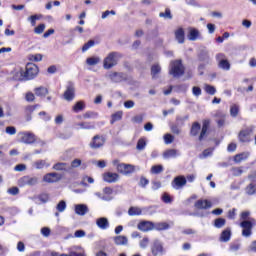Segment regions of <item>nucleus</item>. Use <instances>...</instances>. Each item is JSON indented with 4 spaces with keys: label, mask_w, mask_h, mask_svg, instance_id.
Here are the masks:
<instances>
[{
    "label": "nucleus",
    "mask_w": 256,
    "mask_h": 256,
    "mask_svg": "<svg viewBox=\"0 0 256 256\" xmlns=\"http://www.w3.org/2000/svg\"><path fill=\"white\" fill-rule=\"evenodd\" d=\"M211 132V119H204L202 127L199 122H193L190 128V136L198 137V141H205Z\"/></svg>",
    "instance_id": "obj_1"
},
{
    "label": "nucleus",
    "mask_w": 256,
    "mask_h": 256,
    "mask_svg": "<svg viewBox=\"0 0 256 256\" xmlns=\"http://www.w3.org/2000/svg\"><path fill=\"white\" fill-rule=\"evenodd\" d=\"M122 58L123 54L119 52H110L103 60L104 69H113Z\"/></svg>",
    "instance_id": "obj_2"
},
{
    "label": "nucleus",
    "mask_w": 256,
    "mask_h": 256,
    "mask_svg": "<svg viewBox=\"0 0 256 256\" xmlns=\"http://www.w3.org/2000/svg\"><path fill=\"white\" fill-rule=\"evenodd\" d=\"M112 165L115 167L116 171L121 175H131L132 173H135L134 165L121 163L119 159L113 160Z\"/></svg>",
    "instance_id": "obj_3"
},
{
    "label": "nucleus",
    "mask_w": 256,
    "mask_h": 256,
    "mask_svg": "<svg viewBox=\"0 0 256 256\" xmlns=\"http://www.w3.org/2000/svg\"><path fill=\"white\" fill-rule=\"evenodd\" d=\"M169 74L173 77H183V75H185V66L183 65V60L171 61Z\"/></svg>",
    "instance_id": "obj_4"
},
{
    "label": "nucleus",
    "mask_w": 256,
    "mask_h": 256,
    "mask_svg": "<svg viewBox=\"0 0 256 256\" xmlns=\"http://www.w3.org/2000/svg\"><path fill=\"white\" fill-rule=\"evenodd\" d=\"M18 75H20L19 81H31L33 79V62H28L24 69H20Z\"/></svg>",
    "instance_id": "obj_5"
},
{
    "label": "nucleus",
    "mask_w": 256,
    "mask_h": 256,
    "mask_svg": "<svg viewBox=\"0 0 256 256\" xmlns=\"http://www.w3.org/2000/svg\"><path fill=\"white\" fill-rule=\"evenodd\" d=\"M106 141L107 138H105V136L96 134L94 137H92L89 147L90 149H101L105 146Z\"/></svg>",
    "instance_id": "obj_6"
},
{
    "label": "nucleus",
    "mask_w": 256,
    "mask_h": 256,
    "mask_svg": "<svg viewBox=\"0 0 256 256\" xmlns=\"http://www.w3.org/2000/svg\"><path fill=\"white\" fill-rule=\"evenodd\" d=\"M253 126L245 128L238 133L240 143H251V135H253Z\"/></svg>",
    "instance_id": "obj_7"
},
{
    "label": "nucleus",
    "mask_w": 256,
    "mask_h": 256,
    "mask_svg": "<svg viewBox=\"0 0 256 256\" xmlns=\"http://www.w3.org/2000/svg\"><path fill=\"white\" fill-rule=\"evenodd\" d=\"M151 254L148 256H163L165 255V248L163 244L159 241H154L150 247Z\"/></svg>",
    "instance_id": "obj_8"
},
{
    "label": "nucleus",
    "mask_w": 256,
    "mask_h": 256,
    "mask_svg": "<svg viewBox=\"0 0 256 256\" xmlns=\"http://www.w3.org/2000/svg\"><path fill=\"white\" fill-rule=\"evenodd\" d=\"M225 54L218 53L216 55V61L218 62L219 69H223V71H229L231 69V63H229V60H227Z\"/></svg>",
    "instance_id": "obj_9"
},
{
    "label": "nucleus",
    "mask_w": 256,
    "mask_h": 256,
    "mask_svg": "<svg viewBox=\"0 0 256 256\" xmlns=\"http://www.w3.org/2000/svg\"><path fill=\"white\" fill-rule=\"evenodd\" d=\"M63 98L68 102H71L73 99H75V84H73V82H68L66 90L63 93Z\"/></svg>",
    "instance_id": "obj_10"
},
{
    "label": "nucleus",
    "mask_w": 256,
    "mask_h": 256,
    "mask_svg": "<svg viewBox=\"0 0 256 256\" xmlns=\"http://www.w3.org/2000/svg\"><path fill=\"white\" fill-rule=\"evenodd\" d=\"M240 227L242 228L243 237H251L253 234V222L249 220H244L240 222Z\"/></svg>",
    "instance_id": "obj_11"
},
{
    "label": "nucleus",
    "mask_w": 256,
    "mask_h": 256,
    "mask_svg": "<svg viewBox=\"0 0 256 256\" xmlns=\"http://www.w3.org/2000/svg\"><path fill=\"white\" fill-rule=\"evenodd\" d=\"M194 207L199 211H207V209L213 207V202L207 199H199L194 203Z\"/></svg>",
    "instance_id": "obj_12"
},
{
    "label": "nucleus",
    "mask_w": 256,
    "mask_h": 256,
    "mask_svg": "<svg viewBox=\"0 0 256 256\" xmlns=\"http://www.w3.org/2000/svg\"><path fill=\"white\" fill-rule=\"evenodd\" d=\"M102 179L105 183H117L121 176L117 172H105L102 174Z\"/></svg>",
    "instance_id": "obj_13"
},
{
    "label": "nucleus",
    "mask_w": 256,
    "mask_h": 256,
    "mask_svg": "<svg viewBox=\"0 0 256 256\" xmlns=\"http://www.w3.org/2000/svg\"><path fill=\"white\" fill-rule=\"evenodd\" d=\"M171 185L173 187V189H183L185 187V185H187V178H185V176L180 175V176H176L172 182Z\"/></svg>",
    "instance_id": "obj_14"
},
{
    "label": "nucleus",
    "mask_w": 256,
    "mask_h": 256,
    "mask_svg": "<svg viewBox=\"0 0 256 256\" xmlns=\"http://www.w3.org/2000/svg\"><path fill=\"white\" fill-rule=\"evenodd\" d=\"M137 229H139V231H142L143 233H147L155 229V223L146 220L140 221L137 225Z\"/></svg>",
    "instance_id": "obj_15"
},
{
    "label": "nucleus",
    "mask_w": 256,
    "mask_h": 256,
    "mask_svg": "<svg viewBox=\"0 0 256 256\" xmlns=\"http://www.w3.org/2000/svg\"><path fill=\"white\" fill-rule=\"evenodd\" d=\"M97 197L102 199V201H111L113 199V188L111 187H105L103 188V194L101 193H96Z\"/></svg>",
    "instance_id": "obj_16"
},
{
    "label": "nucleus",
    "mask_w": 256,
    "mask_h": 256,
    "mask_svg": "<svg viewBox=\"0 0 256 256\" xmlns=\"http://www.w3.org/2000/svg\"><path fill=\"white\" fill-rule=\"evenodd\" d=\"M18 187H32L33 186V177L31 176H22L17 181Z\"/></svg>",
    "instance_id": "obj_17"
},
{
    "label": "nucleus",
    "mask_w": 256,
    "mask_h": 256,
    "mask_svg": "<svg viewBox=\"0 0 256 256\" xmlns=\"http://www.w3.org/2000/svg\"><path fill=\"white\" fill-rule=\"evenodd\" d=\"M187 37L189 41H197V39H201V32L197 28L190 27L188 28Z\"/></svg>",
    "instance_id": "obj_18"
},
{
    "label": "nucleus",
    "mask_w": 256,
    "mask_h": 256,
    "mask_svg": "<svg viewBox=\"0 0 256 256\" xmlns=\"http://www.w3.org/2000/svg\"><path fill=\"white\" fill-rule=\"evenodd\" d=\"M109 79L112 83H121V81H125V74L123 72H112L109 74Z\"/></svg>",
    "instance_id": "obj_19"
},
{
    "label": "nucleus",
    "mask_w": 256,
    "mask_h": 256,
    "mask_svg": "<svg viewBox=\"0 0 256 256\" xmlns=\"http://www.w3.org/2000/svg\"><path fill=\"white\" fill-rule=\"evenodd\" d=\"M59 179H61V177H59V174H57L55 172L47 173L43 177V181L45 183H57V181H59Z\"/></svg>",
    "instance_id": "obj_20"
},
{
    "label": "nucleus",
    "mask_w": 256,
    "mask_h": 256,
    "mask_svg": "<svg viewBox=\"0 0 256 256\" xmlns=\"http://www.w3.org/2000/svg\"><path fill=\"white\" fill-rule=\"evenodd\" d=\"M175 39L180 44L185 43V30L183 28H178L174 31Z\"/></svg>",
    "instance_id": "obj_21"
},
{
    "label": "nucleus",
    "mask_w": 256,
    "mask_h": 256,
    "mask_svg": "<svg viewBox=\"0 0 256 256\" xmlns=\"http://www.w3.org/2000/svg\"><path fill=\"white\" fill-rule=\"evenodd\" d=\"M96 225L99 229H109V220L106 217H101L96 220Z\"/></svg>",
    "instance_id": "obj_22"
},
{
    "label": "nucleus",
    "mask_w": 256,
    "mask_h": 256,
    "mask_svg": "<svg viewBox=\"0 0 256 256\" xmlns=\"http://www.w3.org/2000/svg\"><path fill=\"white\" fill-rule=\"evenodd\" d=\"M86 107L87 105L85 104V101L80 100L74 104V106L72 107V111L74 113H81V111H85Z\"/></svg>",
    "instance_id": "obj_23"
},
{
    "label": "nucleus",
    "mask_w": 256,
    "mask_h": 256,
    "mask_svg": "<svg viewBox=\"0 0 256 256\" xmlns=\"http://www.w3.org/2000/svg\"><path fill=\"white\" fill-rule=\"evenodd\" d=\"M88 212H89V208L85 204H77L75 206V213H76V215L83 216V215H85Z\"/></svg>",
    "instance_id": "obj_24"
},
{
    "label": "nucleus",
    "mask_w": 256,
    "mask_h": 256,
    "mask_svg": "<svg viewBox=\"0 0 256 256\" xmlns=\"http://www.w3.org/2000/svg\"><path fill=\"white\" fill-rule=\"evenodd\" d=\"M114 243L118 246L128 245L129 239L127 238V236L119 235L114 237Z\"/></svg>",
    "instance_id": "obj_25"
},
{
    "label": "nucleus",
    "mask_w": 256,
    "mask_h": 256,
    "mask_svg": "<svg viewBox=\"0 0 256 256\" xmlns=\"http://www.w3.org/2000/svg\"><path fill=\"white\" fill-rule=\"evenodd\" d=\"M249 152H242L234 156V162L241 163V161H247L249 159Z\"/></svg>",
    "instance_id": "obj_26"
},
{
    "label": "nucleus",
    "mask_w": 256,
    "mask_h": 256,
    "mask_svg": "<svg viewBox=\"0 0 256 256\" xmlns=\"http://www.w3.org/2000/svg\"><path fill=\"white\" fill-rule=\"evenodd\" d=\"M123 119V111H117L111 115L110 125H115L117 121H121Z\"/></svg>",
    "instance_id": "obj_27"
},
{
    "label": "nucleus",
    "mask_w": 256,
    "mask_h": 256,
    "mask_svg": "<svg viewBox=\"0 0 256 256\" xmlns=\"http://www.w3.org/2000/svg\"><path fill=\"white\" fill-rule=\"evenodd\" d=\"M227 223V220L225 218H216L213 222V226L216 228V229H223V227H225Z\"/></svg>",
    "instance_id": "obj_28"
},
{
    "label": "nucleus",
    "mask_w": 256,
    "mask_h": 256,
    "mask_svg": "<svg viewBox=\"0 0 256 256\" xmlns=\"http://www.w3.org/2000/svg\"><path fill=\"white\" fill-rule=\"evenodd\" d=\"M142 213H143V210L141 208L135 207V206L130 207L128 210V215H130V217L139 216Z\"/></svg>",
    "instance_id": "obj_29"
},
{
    "label": "nucleus",
    "mask_w": 256,
    "mask_h": 256,
    "mask_svg": "<svg viewBox=\"0 0 256 256\" xmlns=\"http://www.w3.org/2000/svg\"><path fill=\"white\" fill-rule=\"evenodd\" d=\"M161 201H162L163 203H165L166 205H169V204L173 203L174 198H173V196H171L169 193L164 192V193L162 194V196H161Z\"/></svg>",
    "instance_id": "obj_30"
},
{
    "label": "nucleus",
    "mask_w": 256,
    "mask_h": 256,
    "mask_svg": "<svg viewBox=\"0 0 256 256\" xmlns=\"http://www.w3.org/2000/svg\"><path fill=\"white\" fill-rule=\"evenodd\" d=\"M161 73V66L159 64H154L151 66V76L153 79L157 77Z\"/></svg>",
    "instance_id": "obj_31"
},
{
    "label": "nucleus",
    "mask_w": 256,
    "mask_h": 256,
    "mask_svg": "<svg viewBox=\"0 0 256 256\" xmlns=\"http://www.w3.org/2000/svg\"><path fill=\"white\" fill-rule=\"evenodd\" d=\"M220 237L222 241H229V239H231V228H226L225 230H223Z\"/></svg>",
    "instance_id": "obj_32"
},
{
    "label": "nucleus",
    "mask_w": 256,
    "mask_h": 256,
    "mask_svg": "<svg viewBox=\"0 0 256 256\" xmlns=\"http://www.w3.org/2000/svg\"><path fill=\"white\" fill-rule=\"evenodd\" d=\"M35 93L38 97H45V95H47L49 93V90H47V88L41 86V87L35 88Z\"/></svg>",
    "instance_id": "obj_33"
},
{
    "label": "nucleus",
    "mask_w": 256,
    "mask_h": 256,
    "mask_svg": "<svg viewBox=\"0 0 256 256\" xmlns=\"http://www.w3.org/2000/svg\"><path fill=\"white\" fill-rule=\"evenodd\" d=\"M53 169L55 171H67V163L65 162H58L53 165Z\"/></svg>",
    "instance_id": "obj_34"
},
{
    "label": "nucleus",
    "mask_w": 256,
    "mask_h": 256,
    "mask_svg": "<svg viewBox=\"0 0 256 256\" xmlns=\"http://www.w3.org/2000/svg\"><path fill=\"white\" fill-rule=\"evenodd\" d=\"M150 173H152V175H159L160 173H163V165L152 166Z\"/></svg>",
    "instance_id": "obj_35"
},
{
    "label": "nucleus",
    "mask_w": 256,
    "mask_h": 256,
    "mask_svg": "<svg viewBox=\"0 0 256 256\" xmlns=\"http://www.w3.org/2000/svg\"><path fill=\"white\" fill-rule=\"evenodd\" d=\"M163 157H165V159H171V157H177V150L175 149L166 150L163 154Z\"/></svg>",
    "instance_id": "obj_36"
},
{
    "label": "nucleus",
    "mask_w": 256,
    "mask_h": 256,
    "mask_svg": "<svg viewBox=\"0 0 256 256\" xmlns=\"http://www.w3.org/2000/svg\"><path fill=\"white\" fill-rule=\"evenodd\" d=\"M145 147H147V141L145 140V138H140L137 142L136 149L138 151H143Z\"/></svg>",
    "instance_id": "obj_37"
},
{
    "label": "nucleus",
    "mask_w": 256,
    "mask_h": 256,
    "mask_svg": "<svg viewBox=\"0 0 256 256\" xmlns=\"http://www.w3.org/2000/svg\"><path fill=\"white\" fill-rule=\"evenodd\" d=\"M151 242V240H149V237H144L142 238V240H140L139 242V247L141 249H147L149 247V243Z\"/></svg>",
    "instance_id": "obj_38"
},
{
    "label": "nucleus",
    "mask_w": 256,
    "mask_h": 256,
    "mask_svg": "<svg viewBox=\"0 0 256 256\" xmlns=\"http://www.w3.org/2000/svg\"><path fill=\"white\" fill-rule=\"evenodd\" d=\"M36 200H37L39 203H47V201H49V194H47V193H42V194L36 196Z\"/></svg>",
    "instance_id": "obj_39"
},
{
    "label": "nucleus",
    "mask_w": 256,
    "mask_h": 256,
    "mask_svg": "<svg viewBox=\"0 0 256 256\" xmlns=\"http://www.w3.org/2000/svg\"><path fill=\"white\" fill-rule=\"evenodd\" d=\"M21 141L26 144L33 143V135L25 133L22 135Z\"/></svg>",
    "instance_id": "obj_40"
},
{
    "label": "nucleus",
    "mask_w": 256,
    "mask_h": 256,
    "mask_svg": "<svg viewBox=\"0 0 256 256\" xmlns=\"http://www.w3.org/2000/svg\"><path fill=\"white\" fill-rule=\"evenodd\" d=\"M91 47H95V40H89L87 43H85L82 46V53H85V51H89Z\"/></svg>",
    "instance_id": "obj_41"
},
{
    "label": "nucleus",
    "mask_w": 256,
    "mask_h": 256,
    "mask_svg": "<svg viewBox=\"0 0 256 256\" xmlns=\"http://www.w3.org/2000/svg\"><path fill=\"white\" fill-rule=\"evenodd\" d=\"M81 129H95V124L91 122H80L78 124Z\"/></svg>",
    "instance_id": "obj_42"
},
{
    "label": "nucleus",
    "mask_w": 256,
    "mask_h": 256,
    "mask_svg": "<svg viewBox=\"0 0 256 256\" xmlns=\"http://www.w3.org/2000/svg\"><path fill=\"white\" fill-rule=\"evenodd\" d=\"M100 61L101 59H99V57H89L86 59L87 65H90V66L97 65L99 64Z\"/></svg>",
    "instance_id": "obj_43"
},
{
    "label": "nucleus",
    "mask_w": 256,
    "mask_h": 256,
    "mask_svg": "<svg viewBox=\"0 0 256 256\" xmlns=\"http://www.w3.org/2000/svg\"><path fill=\"white\" fill-rule=\"evenodd\" d=\"M56 209L59 213H63V211H65L67 209V203L65 202V200H61L57 206Z\"/></svg>",
    "instance_id": "obj_44"
},
{
    "label": "nucleus",
    "mask_w": 256,
    "mask_h": 256,
    "mask_svg": "<svg viewBox=\"0 0 256 256\" xmlns=\"http://www.w3.org/2000/svg\"><path fill=\"white\" fill-rule=\"evenodd\" d=\"M159 17H163L164 19H173V15L171 14V9L166 8L165 12H160Z\"/></svg>",
    "instance_id": "obj_45"
},
{
    "label": "nucleus",
    "mask_w": 256,
    "mask_h": 256,
    "mask_svg": "<svg viewBox=\"0 0 256 256\" xmlns=\"http://www.w3.org/2000/svg\"><path fill=\"white\" fill-rule=\"evenodd\" d=\"M154 229H157V231H165L166 229H169V224L166 222L157 223L155 224Z\"/></svg>",
    "instance_id": "obj_46"
},
{
    "label": "nucleus",
    "mask_w": 256,
    "mask_h": 256,
    "mask_svg": "<svg viewBox=\"0 0 256 256\" xmlns=\"http://www.w3.org/2000/svg\"><path fill=\"white\" fill-rule=\"evenodd\" d=\"M230 115L231 117H237L239 115V105L234 104L230 107Z\"/></svg>",
    "instance_id": "obj_47"
},
{
    "label": "nucleus",
    "mask_w": 256,
    "mask_h": 256,
    "mask_svg": "<svg viewBox=\"0 0 256 256\" xmlns=\"http://www.w3.org/2000/svg\"><path fill=\"white\" fill-rule=\"evenodd\" d=\"M204 91H206V93H208V95H215V93H217V89L215 88V86H211L209 84H207L204 87Z\"/></svg>",
    "instance_id": "obj_48"
},
{
    "label": "nucleus",
    "mask_w": 256,
    "mask_h": 256,
    "mask_svg": "<svg viewBox=\"0 0 256 256\" xmlns=\"http://www.w3.org/2000/svg\"><path fill=\"white\" fill-rule=\"evenodd\" d=\"M36 169H45L49 164L45 160H38L35 162Z\"/></svg>",
    "instance_id": "obj_49"
},
{
    "label": "nucleus",
    "mask_w": 256,
    "mask_h": 256,
    "mask_svg": "<svg viewBox=\"0 0 256 256\" xmlns=\"http://www.w3.org/2000/svg\"><path fill=\"white\" fill-rule=\"evenodd\" d=\"M231 172L234 175V177H239L243 175V167H233L231 169Z\"/></svg>",
    "instance_id": "obj_50"
},
{
    "label": "nucleus",
    "mask_w": 256,
    "mask_h": 256,
    "mask_svg": "<svg viewBox=\"0 0 256 256\" xmlns=\"http://www.w3.org/2000/svg\"><path fill=\"white\" fill-rule=\"evenodd\" d=\"M246 191L248 193V195H255L256 193V184H249L247 187H246Z\"/></svg>",
    "instance_id": "obj_51"
},
{
    "label": "nucleus",
    "mask_w": 256,
    "mask_h": 256,
    "mask_svg": "<svg viewBox=\"0 0 256 256\" xmlns=\"http://www.w3.org/2000/svg\"><path fill=\"white\" fill-rule=\"evenodd\" d=\"M227 217L230 220H234L237 217V208H232L228 211Z\"/></svg>",
    "instance_id": "obj_52"
},
{
    "label": "nucleus",
    "mask_w": 256,
    "mask_h": 256,
    "mask_svg": "<svg viewBox=\"0 0 256 256\" xmlns=\"http://www.w3.org/2000/svg\"><path fill=\"white\" fill-rule=\"evenodd\" d=\"M175 140V137L171 134H165L164 135V142L166 145H171V143Z\"/></svg>",
    "instance_id": "obj_53"
},
{
    "label": "nucleus",
    "mask_w": 256,
    "mask_h": 256,
    "mask_svg": "<svg viewBox=\"0 0 256 256\" xmlns=\"http://www.w3.org/2000/svg\"><path fill=\"white\" fill-rule=\"evenodd\" d=\"M234 151H237V143L231 142V143L228 144V146H227V152H228V153H234Z\"/></svg>",
    "instance_id": "obj_54"
},
{
    "label": "nucleus",
    "mask_w": 256,
    "mask_h": 256,
    "mask_svg": "<svg viewBox=\"0 0 256 256\" xmlns=\"http://www.w3.org/2000/svg\"><path fill=\"white\" fill-rule=\"evenodd\" d=\"M147 185H149V179L145 178V176H141L139 186L145 188Z\"/></svg>",
    "instance_id": "obj_55"
},
{
    "label": "nucleus",
    "mask_w": 256,
    "mask_h": 256,
    "mask_svg": "<svg viewBox=\"0 0 256 256\" xmlns=\"http://www.w3.org/2000/svg\"><path fill=\"white\" fill-rule=\"evenodd\" d=\"M45 31V24H39L35 29L34 32L37 33V35H41Z\"/></svg>",
    "instance_id": "obj_56"
},
{
    "label": "nucleus",
    "mask_w": 256,
    "mask_h": 256,
    "mask_svg": "<svg viewBox=\"0 0 256 256\" xmlns=\"http://www.w3.org/2000/svg\"><path fill=\"white\" fill-rule=\"evenodd\" d=\"M249 215H251V212L249 211H243L240 213V219L241 221H247L249 219Z\"/></svg>",
    "instance_id": "obj_57"
},
{
    "label": "nucleus",
    "mask_w": 256,
    "mask_h": 256,
    "mask_svg": "<svg viewBox=\"0 0 256 256\" xmlns=\"http://www.w3.org/2000/svg\"><path fill=\"white\" fill-rule=\"evenodd\" d=\"M192 93L195 95V97H199L202 93L201 88L199 86H194L192 88Z\"/></svg>",
    "instance_id": "obj_58"
},
{
    "label": "nucleus",
    "mask_w": 256,
    "mask_h": 256,
    "mask_svg": "<svg viewBox=\"0 0 256 256\" xmlns=\"http://www.w3.org/2000/svg\"><path fill=\"white\" fill-rule=\"evenodd\" d=\"M6 133L8 135H15V133H17V129L13 126H8L6 127Z\"/></svg>",
    "instance_id": "obj_59"
},
{
    "label": "nucleus",
    "mask_w": 256,
    "mask_h": 256,
    "mask_svg": "<svg viewBox=\"0 0 256 256\" xmlns=\"http://www.w3.org/2000/svg\"><path fill=\"white\" fill-rule=\"evenodd\" d=\"M41 233L44 237H49L51 235V229L49 227H43Z\"/></svg>",
    "instance_id": "obj_60"
},
{
    "label": "nucleus",
    "mask_w": 256,
    "mask_h": 256,
    "mask_svg": "<svg viewBox=\"0 0 256 256\" xmlns=\"http://www.w3.org/2000/svg\"><path fill=\"white\" fill-rule=\"evenodd\" d=\"M9 195H19V188L18 187H11L8 189Z\"/></svg>",
    "instance_id": "obj_61"
},
{
    "label": "nucleus",
    "mask_w": 256,
    "mask_h": 256,
    "mask_svg": "<svg viewBox=\"0 0 256 256\" xmlns=\"http://www.w3.org/2000/svg\"><path fill=\"white\" fill-rule=\"evenodd\" d=\"M27 169V166L25 164H18L14 167V171H25Z\"/></svg>",
    "instance_id": "obj_62"
},
{
    "label": "nucleus",
    "mask_w": 256,
    "mask_h": 256,
    "mask_svg": "<svg viewBox=\"0 0 256 256\" xmlns=\"http://www.w3.org/2000/svg\"><path fill=\"white\" fill-rule=\"evenodd\" d=\"M152 189L153 191H157V189H161V181L152 182Z\"/></svg>",
    "instance_id": "obj_63"
},
{
    "label": "nucleus",
    "mask_w": 256,
    "mask_h": 256,
    "mask_svg": "<svg viewBox=\"0 0 256 256\" xmlns=\"http://www.w3.org/2000/svg\"><path fill=\"white\" fill-rule=\"evenodd\" d=\"M74 237L80 239L81 237H85V231L84 230H77L74 233Z\"/></svg>",
    "instance_id": "obj_64"
}]
</instances>
